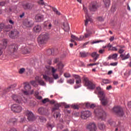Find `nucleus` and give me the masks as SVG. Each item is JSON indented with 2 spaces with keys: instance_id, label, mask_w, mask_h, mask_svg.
I'll list each match as a JSON object with an SVG mask.
<instances>
[{
  "instance_id": "nucleus-26",
  "label": "nucleus",
  "mask_w": 131,
  "mask_h": 131,
  "mask_svg": "<svg viewBox=\"0 0 131 131\" xmlns=\"http://www.w3.org/2000/svg\"><path fill=\"white\" fill-rule=\"evenodd\" d=\"M106 127L105 124L103 123H98V128L100 130H104Z\"/></svg>"
},
{
  "instance_id": "nucleus-20",
  "label": "nucleus",
  "mask_w": 131,
  "mask_h": 131,
  "mask_svg": "<svg viewBox=\"0 0 131 131\" xmlns=\"http://www.w3.org/2000/svg\"><path fill=\"white\" fill-rule=\"evenodd\" d=\"M99 56L100 55L98 53H97V52H93L91 54V56L92 57V58H94L95 62H96L97 60H98Z\"/></svg>"
},
{
  "instance_id": "nucleus-42",
  "label": "nucleus",
  "mask_w": 131,
  "mask_h": 131,
  "mask_svg": "<svg viewBox=\"0 0 131 131\" xmlns=\"http://www.w3.org/2000/svg\"><path fill=\"white\" fill-rule=\"evenodd\" d=\"M83 10L85 13V17L86 15L88 16V17H90V16H89V13H88V9L86 7H83Z\"/></svg>"
},
{
  "instance_id": "nucleus-8",
  "label": "nucleus",
  "mask_w": 131,
  "mask_h": 131,
  "mask_svg": "<svg viewBox=\"0 0 131 131\" xmlns=\"http://www.w3.org/2000/svg\"><path fill=\"white\" fill-rule=\"evenodd\" d=\"M11 110L16 113H20L22 111V107L18 104H14L12 105Z\"/></svg>"
},
{
  "instance_id": "nucleus-7",
  "label": "nucleus",
  "mask_w": 131,
  "mask_h": 131,
  "mask_svg": "<svg viewBox=\"0 0 131 131\" xmlns=\"http://www.w3.org/2000/svg\"><path fill=\"white\" fill-rule=\"evenodd\" d=\"M113 111L117 114V115H119V116H123L124 114L123 113V109L121 106H115L113 108Z\"/></svg>"
},
{
  "instance_id": "nucleus-16",
  "label": "nucleus",
  "mask_w": 131,
  "mask_h": 131,
  "mask_svg": "<svg viewBox=\"0 0 131 131\" xmlns=\"http://www.w3.org/2000/svg\"><path fill=\"white\" fill-rule=\"evenodd\" d=\"M24 10H31L33 8V5L29 3H26L23 5Z\"/></svg>"
},
{
  "instance_id": "nucleus-3",
  "label": "nucleus",
  "mask_w": 131,
  "mask_h": 131,
  "mask_svg": "<svg viewBox=\"0 0 131 131\" xmlns=\"http://www.w3.org/2000/svg\"><path fill=\"white\" fill-rule=\"evenodd\" d=\"M49 39V34L42 33L39 36L38 40L41 45L46 43V41Z\"/></svg>"
},
{
  "instance_id": "nucleus-29",
  "label": "nucleus",
  "mask_w": 131,
  "mask_h": 131,
  "mask_svg": "<svg viewBox=\"0 0 131 131\" xmlns=\"http://www.w3.org/2000/svg\"><path fill=\"white\" fill-rule=\"evenodd\" d=\"M24 88L26 91H27L28 92H31L30 90H31V86H30V85L27 84L25 85Z\"/></svg>"
},
{
  "instance_id": "nucleus-43",
  "label": "nucleus",
  "mask_w": 131,
  "mask_h": 131,
  "mask_svg": "<svg viewBox=\"0 0 131 131\" xmlns=\"http://www.w3.org/2000/svg\"><path fill=\"white\" fill-rule=\"evenodd\" d=\"M47 127H48V129H52L53 128V125H51V123H48L47 124Z\"/></svg>"
},
{
  "instance_id": "nucleus-21",
  "label": "nucleus",
  "mask_w": 131,
  "mask_h": 131,
  "mask_svg": "<svg viewBox=\"0 0 131 131\" xmlns=\"http://www.w3.org/2000/svg\"><path fill=\"white\" fill-rule=\"evenodd\" d=\"M61 107V105L59 103L54 104V107L52 109V112L56 111V110H59V108Z\"/></svg>"
},
{
  "instance_id": "nucleus-24",
  "label": "nucleus",
  "mask_w": 131,
  "mask_h": 131,
  "mask_svg": "<svg viewBox=\"0 0 131 131\" xmlns=\"http://www.w3.org/2000/svg\"><path fill=\"white\" fill-rule=\"evenodd\" d=\"M86 19L84 20V25L85 26H88V24H89V22H90V21H92V18H91V17L88 16V15H86V16H85Z\"/></svg>"
},
{
  "instance_id": "nucleus-27",
  "label": "nucleus",
  "mask_w": 131,
  "mask_h": 131,
  "mask_svg": "<svg viewBox=\"0 0 131 131\" xmlns=\"http://www.w3.org/2000/svg\"><path fill=\"white\" fill-rule=\"evenodd\" d=\"M63 68H64V64H63V63H62V62H59L58 64H57V68L59 71H62V69Z\"/></svg>"
},
{
  "instance_id": "nucleus-31",
  "label": "nucleus",
  "mask_w": 131,
  "mask_h": 131,
  "mask_svg": "<svg viewBox=\"0 0 131 131\" xmlns=\"http://www.w3.org/2000/svg\"><path fill=\"white\" fill-rule=\"evenodd\" d=\"M67 83H69V84H74L75 80L74 79H70L67 80Z\"/></svg>"
},
{
  "instance_id": "nucleus-44",
  "label": "nucleus",
  "mask_w": 131,
  "mask_h": 131,
  "mask_svg": "<svg viewBox=\"0 0 131 131\" xmlns=\"http://www.w3.org/2000/svg\"><path fill=\"white\" fill-rule=\"evenodd\" d=\"M6 47H7V40H4L3 42V45H2V48L3 49H6Z\"/></svg>"
},
{
  "instance_id": "nucleus-57",
  "label": "nucleus",
  "mask_w": 131,
  "mask_h": 131,
  "mask_svg": "<svg viewBox=\"0 0 131 131\" xmlns=\"http://www.w3.org/2000/svg\"><path fill=\"white\" fill-rule=\"evenodd\" d=\"M86 108H90L91 107V103H86L85 104Z\"/></svg>"
},
{
  "instance_id": "nucleus-23",
  "label": "nucleus",
  "mask_w": 131,
  "mask_h": 131,
  "mask_svg": "<svg viewBox=\"0 0 131 131\" xmlns=\"http://www.w3.org/2000/svg\"><path fill=\"white\" fill-rule=\"evenodd\" d=\"M80 55L82 58H85L88 56H90L91 54L89 52H85L84 51L80 52Z\"/></svg>"
},
{
  "instance_id": "nucleus-49",
  "label": "nucleus",
  "mask_w": 131,
  "mask_h": 131,
  "mask_svg": "<svg viewBox=\"0 0 131 131\" xmlns=\"http://www.w3.org/2000/svg\"><path fill=\"white\" fill-rule=\"evenodd\" d=\"M97 20H98V21H100V22H103V21H104V18L101 16H99L97 17Z\"/></svg>"
},
{
  "instance_id": "nucleus-34",
  "label": "nucleus",
  "mask_w": 131,
  "mask_h": 131,
  "mask_svg": "<svg viewBox=\"0 0 131 131\" xmlns=\"http://www.w3.org/2000/svg\"><path fill=\"white\" fill-rule=\"evenodd\" d=\"M37 81L40 85H46V83H45V81H43V80L42 79H39L37 80Z\"/></svg>"
},
{
  "instance_id": "nucleus-28",
  "label": "nucleus",
  "mask_w": 131,
  "mask_h": 131,
  "mask_svg": "<svg viewBox=\"0 0 131 131\" xmlns=\"http://www.w3.org/2000/svg\"><path fill=\"white\" fill-rule=\"evenodd\" d=\"M34 92V90H32L31 92L27 91L26 90V91H24L23 93H24V94H25V95L27 96L28 95H32V94H33Z\"/></svg>"
},
{
  "instance_id": "nucleus-40",
  "label": "nucleus",
  "mask_w": 131,
  "mask_h": 131,
  "mask_svg": "<svg viewBox=\"0 0 131 131\" xmlns=\"http://www.w3.org/2000/svg\"><path fill=\"white\" fill-rule=\"evenodd\" d=\"M64 76L66 78H69V77H71V75H70V74H69L68 73H65L64 74Z\"/></svg>"
},
{
  "instance_id": "nucleus-38",
  "label": "nucleus",
  "mask_w": 131,
  "mask_h": 131,
  "mask_svg": "<svg viewBox=\"0 0 131 131\" xmlns=\"http://www.w3.org/2000/svg\"><path fill=\"white\" fill-rule=\"evenodd\" d=\"M54 52V50H52V49H48L47 50V54L49 56L52 55L53 52Z\"/></svg>"
},
{
  "instance_id": "nucleus-17",
  "label": "nucleus",
  "mask_w": 131,
  "mask_h": 131,
  "mask_svg": "<svg viewBox=\"0 0 131 131\" xmlns=\"http://www.w3.org/2000/svg\"><path fill=\"white\" fill-rule=\"evenodd\" d=\"M42 75L43 79H45V80H46V81H49L50 83H53V82H54V79H53V78H51L47 75Z\"/></svg>"
},
{
  "instance_id": "nucleus-14",
  "label": "nucleus",
  "mask_w": 131,
  "mask_h": 131,
  "mask_svg": "<svg viewBox=\"0 0 131 131\" xmlns=\"http://www.w3.org/2000/svg\"><path fill=\"white\" fill-rule=\"evenodd\" d=\"M86 128L90 131H96L97 126L95 123H90L87 125Z\"/></svg>"
},
{
  "instance_id": "nucleus-35",
  "label": "nucleus",
  "mask_w": 131,
  "mask_h": 131,
  "mask_svg": "<svg viewBox=\"0 0 131 131\" xmlns=\"http://www.w3.org/2000/svg\"><path fill=\"white\" fill-rule=\"evenodd\" d=\"M39 119L40 122H46V121H47V119L43 117H39Z\"/></svg>"
},
{
  "instance_id": "nucleus-55",
  "label": "nucleus",
  "mask_w": 131,
  "mask_h": 131,
  "mask_svg": "<svg viewBox=\"0 0 131 131\" xmlns=\"http://www.w3.org/2000/svg\"><path fill=\"white\" fill-rule=\"evenodd\" d=\"M72 108H73V109H78V106L76 105H72Z\"/></svg>"
},
{
  "instance_id": "nucleus-48",
  "label": "nucleus",
  "mask_w": 131,
  "mask_h": 131,
  "mask_svg": "<svg viewBox=\"0 0 131 131\" xmlns=\"http://www.w3.org/2000/svg\"><path fill=\"white\" fill-rule=\"evenodd\" d=\"M111 10V12H112L113 13H114L116 11V8L115 6H113Z\"/></svg>"
},
{
  "instance_id": "nucleus-39",
  "label": "nucleus",
  "mask_w": 131,
  "mask_h": 131,
  "mask_svg": "<svg viewBox=\"0 0 131 131\" xmlns=\"http://www.w3.org/2000/svg\"><path fill=\"white\" fill-rule=\"evenodd\" d=\"M25 72V69L23 68L19 70V71H18V73H19V74H23Z\"/></svg>"
},
{
  "instance_id": "nucleus-45",
  "label": "nucleus",
  "mask_w": 131,
  "mask_h": 131,
  "mask_svg": "<svg viewBox=\"0 0 131 131\" xmlns=\"http://www.w3.org/2000/svg\"><path fill=\"white\" fill-rule=\"evenodd\" d=\"M5 28V24H0V31H2L3 29Z\"/></svg>"
},
{
  "instance_id": "nucleus-11",
  "label": "nucleus",
  "mask_w": 131,
  "mask_h": 131,
  "mask_svg": "<svg viewBox=\"0 0 131 131\" xmlns=\"http://www.w3.org/2000/svg\"><path fill=\"white\" fill-rule=\"evenodd\" d=\"M98 7L99 6L98 5V3L96 2H93L90 4L89 6V10L92 12H95Z\"/></svg>"
},
{
  "instance_id": "nucleus-33",
  "label": "nucleus",
  "mask_w": 131,
  "mask_h": 131,
  "mask_svg": "<svg viewBox=\"0 0 131 131\" xmlns=\"http://www.w3.org/2000/svg\"><path fill=\"white\" fill-rule=\"evenodd\" d=\"M117 57H118V54H117V53H115L112 55V59H113L115 61L117 60Z\"/></svg>"
},
{
  "instance_id": "nucleus-10",
  "label": "nucleus",
  "mask_w": 131,
  "mask_h": 131,
  "mask_svg": "<svg viewBox=\"0 0 131 131\" xmlns=\"http://www.w3.org/2000/svg\"><path fill=\"white\" fill-rule=\"evenodd\" d=\"M9 36L10 38H16V37H18V36H19V31L16 29H14L9 33Z\"/></svg>"
},
{
  "instance_id": "nucleus-51",
  "label": "nucleus",
  "mask_w": 131,
  "mask_h": 131,
  "mask_svg": "<svg viewBox=\"0 0 131 131\" xmlns=\"http://www.w3.org/2000/svg\"><path fill=\"white\" fill-rule=\"evenodd\" d=\"M104 42V40L95 41L92 42V44L94 45V43H99V42Z\"/></svg>"
},
{
  "instance_id": "nucleus-36",
  "label": "nucleus",
  "mask_w": 131,
  "mask_h": 131,
  "mask_svg": "<svg viewBox=\"0 0 131 131\" xmlns=\"http://www.w3.org/2000/svg\"><path fill=\"white\" fill-rule=\"evenodd\" d=\"M60 113L59 112H56L53 115L54 118H58V117H60Z\"/></svg>"
},
{
  "instance_id": "nucleus-62",
  "label": "nucleus",
  "mask_w": 131,
  "mask_h": 131,
  "mask_svg": "<svg viewBox=\"0 0 131 131\" xmlns=\"http://www.w3.org/2000/svg\"><path fill=\"white\" fill-rule=\"evenodd\" d=\"M47 63L49 64V65H51L52 64V60L49 59L47 60Z\"/></svg>"
},
{
  "instance_id": "nucleus-19",
  "label": "nucleus",
  "mask_w": 131,
  "mask_h": 131,
  "mask_svg": "<svg viewBox=\"0 0 131 131\" xmlns=\"http://www.w3.org/2000/svg\"><path fill=\"white\" fill-rule=\"evenodd\" d=\"M105 8H109L111 5V0H102Z\"/></svg>"
},
{
  "instance_id": "nucleus-1",
  "label": "nucleus",
  "mask_w": 131,
  "mask_h": 131,
  "mask_svg": "<svg viewBox=\"0 0 131 131\" xmlns=\"http://www.w3.org/2000/svg\"><path fill=\"white\" fill-rule=\"evenodd\" d=\"M98 97L101 101V103L103 106H106L108 104V98L105 96V93L103 91L98 92Z\"/></svg>"
},
{
  "instance_id": "nucleus-58",
  "label": "nucleus",
  "mask_w": 131,
  "mask_h": 131,
  "mask_svg": "<svg viewBox=\"0 0 131 131\" xmlns=\"http://www.w3.org/2000/svg\"><path fill=\"white\" fill-rule=\"evenodd\" d=\"M112 51H116L118 50L117 48H116V47H113L112 48V49H111Z\"/></svg>"
},
{
  "instance_id": "nucleus-52",
  "label": "nucleus",
  "mask_w": 131,
  "mask_h": 131,
  "mask_svg": "<svg viewBox=\"0 0 131 131\" xmlns=\"http://www.w3.org/2000/svg\"><path fill=\"white\" fill-rule=\"evenodd\" d=\"M103 65H104V66H110L109 62L106 61L103 62Z\"/></svg>"
},
{
  "instance_id": "nucleus-41",
  "label": "nucleus",
  "mask_w": 131,
  "mask_h": 131,
  "mask_svg": "<svg viewBox=\"0 0 131 131\" xmlns=\"http://www.w3.org/2000/svg\"><path fill=\"white\" fill-rule=\"evenodd\" d=\"M50 101V99L49 98H45L43 100H42V102L43 104H46V103H48V102Z\"/></svg>"
},
{
  "instance_id": "nucleus-12",
  "label": "nucleus",
  "mask_w": 131,
  "mask_h": 131,
  "mask_svg": "<svg viewBox=\"0 0 131 131\" xmlns=\"http://www.w3.org/2000/svg\"><path fill=\"white\" fill-rule=\"evenodd\" d=\"M26 115L28 117V119L29 121H33L35 120V117H34V115L31 112L29 111H27L26 112Z\"/></svg>"
},
{
  "instance_id": "nucleus-15",
  "label": "nucleus",
  "mask_w": 131,
  "mask_h": 131,
  "mask_svg": "<svg viewBox=\"0 0 131 131\" xmlns=\"http://www.w3.org/2000/svg\"><path fill=\"white\" fill-rule=\"evenodd\" d=\"M72 76L76 79V84H79V83H81V78L80 77V76L78 75L73 74Z\"/></svg>"
},
{
  "instance_id": "nucleus-64",
  "label": "nucleus",
  "mask_w": 131,
  "mask_h": 131,
  "mask_svg": "<svg viewBox=\"0 0 131 131\" xmlns=\"http://www.w3.org/2000/svg\"><path fill=\"white\" fill-rule=\"evenodd\" d=\"M48 29H51L52 28V24L49 23L48 26Z\"/></svg>"
},
{
  "instance_id": "nucleus-56",
  "label": "nucleus",
  "mask_w": 131,
  "mask_h": 131,
  "mask_svg": "<svg viewBox=\"0 0 131 131\" xmlns=\"http://www.w3.org/2000/svg\"><path fill=\"white\" fill-rule=\"evenodd\" d=\"M11 122L13 123H15V122H17V119L16 118H12L11 119Z\"/></svg>"
},
{
  "instance_id": "nucleus-2",
  "label": "nucleus",
  "mask_w": 131,
  "mask_h": 131,
  "mask_svg": "<svg viewBox=\"0 0 131 131\" xmlns=\"http://www.w3.org/2000/svg\"><path fill=\"white\" fill-rule=\"evenodd\" d=\"M118 47L120 48L118 51V53L119 54H120V58H122V60H124L128 59L130 57L129 53H128L126 56H125V54H123V53H124L125 51L123 49V48H124V46H118Z\"/></svg>"
},
{
  "instance_id": "nucleus-60",
  "label": "nucleus",
  "mask_w": 131,
  "mask_h": 131,
  "mask_svg": "<svg viewBox=\"0 0 131 131\" xmlns=\"http://www.w3.org/2000/svg\"><path fill=\"white\" fill-rule=\"evenodd\" d=\"M91 35V33H86L85 34V38H88V37H89V36H90Z\"/></svg>"
},
{
  "instance_id": "nucleus-50",
  "label": "nucleus",
  "mask_w": 131,
  "mask_h": 131,
  "mask_svg": "<svg viewBox=\"0 0 131 131\" xmlns=\"http://www.w3.org/2000/svg\"><path fill=\"white\" fill-rule=\"evenodd\" d=\"M57 71V69H55L53 67L52 68V74H55Z\"/></svg>"
},
{
  "instance_id": "nucleus-22",
  "label": "nucleus",
  "mask_w": 131,
  "mask_h": 131,
  "mask_svg": "<svg viewBox=\"0 0 131 131\" xmlns=\"http://www.w3.org/2000/svg\"><path fill=\"white\" fill-rule=\"evenodd\" d=\"M35 19L37 22H41L43 20V15H38L35 16Z\"/></svg>"
},
{
  "instance_id": "nucleus-37",
  "label": "nucleus",
  "mask_w": 131,
  "mask_h": 131,
  "mask_svg": "<svg viewBox=\"0 0 131 131\" xmlns=\"http://www.w3.org/2000/svg\"><path fill=\"white\" fill-rule=\"evenodd\" d=\"M52 76L54 79H59V75L58 74H52Z\"/></svg>"
},
{
  "instance_id": "nucleus-46",
  "label": "nucleus",
  "mask_w": 131,
  "mask_h": 131,
  "mask_svg": "<svg viewBox=\"0 0 131 131\" xmlns=\"http://www.w3.org/2000/svg\"><path fill=\"white\" fill-rule=\"evenodd\" d=\"M3 49H4L3 48V45L0 44V56H1V55H3Z\"/></svg>"
},
{
  "instance_id": "nucleus-5",
  "label": "nucleus",
  "mask_w": 131,
  "mask_h": 131,
  "mask_svg": "<svg viewBox=\"0 0 131 131\" xmlns=\"http://www.w3.org/2000/svg\"><path fill=\"white\" fill-rule=\"evenodd\" d=\"M83 79L85 83V85H86V86H88L91 90H94V89L96 88V85L92 82H91L89 79V78L84 77Z\"/></svg>"
},
{
  "instance_id": "nucleus-32",
  "label": "nucleus",
  "mask_w": 131,
  "mask_h": 131,
  "mask_svg": "<svg viewBox=\"0 0 131 131\" xmlns=\"http://www.w3.org/2000/svg\"><path fill=\"white\" fill-rule=\"evenodd\" d=\"M38 113H39V114H44L45 108H43V107L39 108L38 110Z\"/></svg>"
},
{
  "instance_id": "nucleus-61",
  "label": "nucleus",
  "mask_w": 131,
  "mask_h": 131,
  "mask_svg": "<svg viewBox=\"0 0 131 131\" xmlns=\"http://www.w3.org/2000/svg\"><path fill=\"white\" fill-rule=\"evenodd\" d=\"M75 40H82V38H81V37H80V39L78 38V37H75Z\"/></svg>"
},
{
  "instance_id": "nucleus-4",
  "label": "nucleus",
  "mask_w": 131,
  "mask_h": 131,
  "mask_svg": "<svg viewBox=\"0 0 131 131\" xmlns=\"http://www.w3.org/2000/svg\"><path fill=\"white\" fill-rule=\"evenodd\" d=\"M12 98L13 100V101H14V102H16V103H18V104H20L23 102H24V103H26V102H27V100L25 99L24 97L22 98L19 95L15 94L12 96Z\"/></svg>"
},
{
  "instance_id": "nucleus-30",
  "label": "nucleus",
  "mask_w": 131,
  "mask_h": 131,
  "mask_svg": "<svg viewBox=\"0 0 131 131\" xmlns=\"http://www.w3.org/2000/svg\"><path fill=\"white\" fill-rule=\"evenodd\" d=\"M102 82L105 84H108L111 83V81L107 79H102Z\"/></svg>"
},
{
  "instance_id": "nucleus-59",
  "label": "nucleus",
  "mask_w": 131,
  "mask_h": 131,
  "mask_svg": "<svg viewBox=\"0 0 131 131\" xmlns=\"http://www.w3.org/2000/svg\"><path fill=\"white\" fill-rule=\"evenodd\" d=\"M38 4H39V5H45V2H43V0H40V2H38Z\"/></svg>"
},
{
  "instance_id": "nucleus-9",
  "label": "nucleus",
  "mask_w": 131,
  "mask_h": 131,
  "mask_svg": "<svg viewBox=\"0 0 131 131\" xmlns=\"http://www.w3.org/2000/svg\"><path fill=\"white\" fill-rule=\"evenodd\" d=\"M18 50V46L16 44L10 45L9 47V50L8 51V54H12V53H16Z\"/></svg>"
},
{
  "instance_id": "nucleus-53",
  "label": "nucleus",
  "mask_w": 131,
  "mask_h": 131,
  "mask_svg": "<svg viewBox=\"0 0 131 131\" xmlns=\"http://www.w3.org/2000/svg\"><path fill=\"white\" fill-rule=\"evenodd\" d=\"M96 107V104L93 103V104H90V108L91 109H94V108H95Z\"/></svg>"
},
{
  "instance_id": "nucleus-13",
  "label": "nucleus",
  "mask_w": 131,
  "mask_h": 131,
  "mask_svg": "<svg viewBox=\"0 0 131 131\" xmlns=\"http://www.w3.org/2000/svg\"><path fill=\"white\" fill-rule=\"evenodd\" d=\"M92 115V113L89 111H83L81 112V117L82 119H86Z\"/></svg>"
},
{
  "instance_id": "nucleus-18",
  "label": "nucleus",
  "mask_w": 131,
  "mask_h": 131,
  "mask_svg": "<svg viewBox=\"0 0 131 131\" xmlns=\"http://www.w3.org/2000/svg\"><path fill=\"white\" fill-rule=\"evenodd\" d=\"M34 32H36V33H38V32H40L41 31V26L39 25H37L34 27L33 28Z\"/></svg>"
},
{
  "instance_id": "nucleus-6",
  "label": "nucleus",
  "mask_w": 131,
  "mask_h": 131,
  "mask_svg": "<svg viewBox=\"0 0 131 131\" xmlns=\"http://www.w3.org/2000/svg\"><path fill=\"white\" fill-rule=\"evenodd\" d=\"M94 113L96 115L98 116V117L102 119V120H104L107 116V115L106 114V112L104 111H100L99 109H96L94 111Z\"/></svg>"
},
{
  "instance_id": "nucleus-25",
  "label": "nucleus",
  "mask_w": 131,
  "mask_h": 131,
  "mask_svg": "<svg viewBox=\"0 0 131 131\" xmlns=\"http://www.w3.org/2000/svg\"><path fill=\"white\" fill-rule=\"evenodd\" d=\"M63 26H64V31L68 32L69 31V30L70 29V27H69V24L68 23L66 22L63 24Z\"/></svg>"
},
{
  "instance_id": "nucleus-54",
  "label": "nucleus",
  "mask_w": 131,
  "mask_h": 131,
  "mask_svg": "<svg viewBox=\"0 0 131 131\" xmlns=\"http://www.w3.org/2000/svg\"><path fill=\"white\" fill-rule=\"evenodd\" d=\"M110 90H112V85H110L106 87L107 91H110Z\"/></svg>"
},
{
  "instance_id": "nucleus-63",
  "label": "nucleus",
  "mask_w": 131,
  "mask_h": 131,
  "mask_svg": "<svg viewBox=\"0 0 131 131\" xmlns=\"http://www.w3.org/2000/svg\"><path fill=\"white\" fill-rule=\"evenodd\" d=\"M59 62V58H55L54 60V63H58Z\"/></svg>"
},
{
  "instance_id": "nucleus-47",
  "label": "nucleus",
  "mask_w": 131,
  "mask_h": 131,
  "mask_svg": "<svg viewBox=\"0 0 131 131\" xmlns=\"http://www.w3.org/2000/svg\"><path fill=\"white\" fill-rule=\"evenodd\" d=\"M118 64V62H113L110 64V66H117V64Z\"/></svg>"
}]
</instances>
